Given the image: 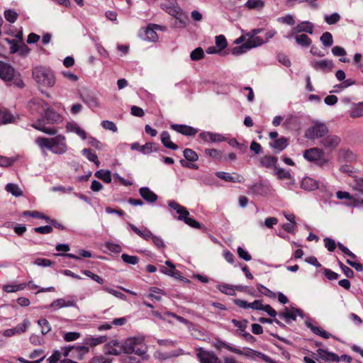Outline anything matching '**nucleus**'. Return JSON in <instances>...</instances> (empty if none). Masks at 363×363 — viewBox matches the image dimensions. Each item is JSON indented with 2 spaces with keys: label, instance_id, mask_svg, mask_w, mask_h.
<instances>
[{
  "label": "nucleus",
  "instance_id": "6ab92c4d",
  "mask_svg": "<svg viewBox=\"0 0 363 363\" xmlns=\"http://www.w3.org/2000/svg\"><path fill=\"white\" fill-rule=\"evenodd\" d=\"M171 128L176 132L186 136H193L198 133V130L191 126L182 124H172Z\"/></svg>",
  "mask_w": 363,
  "mask_h": 363
},
{
  "label": "nucleus",
  "instance_id": "39448f33",
  "mask_svg": "<svg viewBox=\"0 0 363 363\" xmlns=\"http://www.w3.org/2000/svg\"><path fill=\"white\" fill-rule=\"evenodd\" d=\"M168 206L176 211V212L179 214L177 218L178 220L184 221L188 225L196 228L200 229L201 228V224L194 219L189 218V212L187 209L180 205L179 203L175 201H170L168 203Z\"/></svg>",
  "mask_w": 363,
  "mask_h": 363
},
{
  "label": "nucleus",
  "instance_id": "4be33fe9",
  "mask_svg": "<svg viewBox=\"0 0 363 363\" xmlns=\"http://www.w3.org/2000/svg\"><path fill=\"white\" fill-rule=\"evenodd\" d=\"M196 355L201 363H213V360H217V356L213 352H209L202 348L198 349Z\"/></svg>",
  "mask_w": 363,
  "mask_h": 363
},
{
  "label": "nucleus",
  "instance_id": "69168bd1",
  "mask_svg": "<svg viewBox=\"0 0 363 363\" xmlns=\"http://www.w3.org/2000/svg\"><path fill=\"white\" fill-rule=\"evenodd\" d=\"M231 322L233 323V324L237 327L238 328H239V330H240V333H242L245 331V329L247 328V320H244L243 321H240V320H238L236 319H233L231 320Z\"/></svg>",
  "mask_w": 363,
  "mask_h": 363
},
{
  "label": "nucleus",
  "instance_id": "9b49d317",
  "mask_svg": "<svg viewBox=\"0 0 363 363\" xmlns=\"http://www.w3.org/2000/svg\"><path fill=\"white\" fill-rule=\"evenodd\" d=\"M30 322L28 319H24L23 321L12 328L6 329L4 331L3 335L5 337H11L16 335L24 333L29 328Z\"/></svg>",
  "mask_w": 363,
  "mask_h": 363
},
{
  "label": "nucleus",
  "instance_id": "58836bf2",
  "mask_svg": "<svg viewBox=\"0 0 363 363\" xmlns=\"http://www.w3.org/2000/svg\"><path fill=\"white\" fill-rule=\"evenodd\" d=\"M160 145L155 143H147L141 146L140 152L143 154H149L159 150Z\"/></svg>",
  "mask_w": 363,
  "mask_h": 363
},
{
  "label": "nucleus",
  "instance_id": "2f4dec72",
  "mask_svg": "<svg viewBox=\"0 0 363 363\" xmlns=\"http://www.w3.org/2000/svg\"><path fill=\"white\" fill-rule=\"evenodd\" d=\"M57 256H63L66 257H69L71 259L79 260L82 257H91V252L86 250H78V255L71 254V253H61V254H56Z\"/></svg>",
  "mask_w": 363,
  "mask_h": 363
},
{
  "label": "nucleus",
  "instance_id": "b1692460",
  "mask_svg": "<svg viewBox=\"0 0 363 363\" xmlns=\"http://www.w3.org/2000/svg\"><path fill=\"white\" fill-rule=\"evenodd\" d=\"M139 194L145 201L150 203H153L158 199L157 195L148 187L140 188Z\"/></svg>",
  "mask_w": 363,
  "mask_h": 363
},
{
  "label": "nucleus",
  "instance_id": "f03ea898",
  "mask_svg": "<svg viewBox=\"0 0 363 363\" xmlns=\"http://www.w3.org/2000/svg\"><path fill=\"white\" fill-rule=\"evenodd\" d=\"M35 143L40 147H46L57 155L64 154L67 150L66 139L62 135H57L51 138L38 137L36 138Z\"/></svg>",
  "mask_w": 363,
  "mask_h": 363
},
{
  "label": "nucleus",
  "instance_id": "f3484780",
  "mask_svg": "<svg viewBox=\"0 0 363 363\" xmlns=\"http://www.w3.org/2000/svg\"><path fill=\"white\" fill-rule=\"evenodd\" d=\"M216 176L225 182L242 183L244 182V177L237 173H227L225 172H217Z\"/></svg>",
  "mask_w": 363,
  "mask_h": 363
},
{
  "label": "nucleus",
  "instance_id": "f8f14e48",
  "mask_svg": "<svg viewBox=\"0 0 363 363\" xmlns=\"http://www.w3.org/2000/svg\"><path fill=\"white\" fill-rule=\"evenodd\" d=\"M249 190L255 195L265 196L271 191V186L269 184L260 181L249 186Z\"/></svg>",
  "mask_w": 363,
  "mask_h": 363
},
{
  "label": "nucleus",
  "instance_id": "0eeeda50",
  "mask_svg": "<svg viewBox=\"0 0 363 363\" xmlns=\"http://www.w3.org/2000/svg\"><path fill=\"white\" fill-rule=\"evenodd\" d=\"M324 151L318 147H312L306 150L303 152V157L310 162H315L317 164L323 166L328 163V160L324 158Z\"/></svg>",
  "mask_w": 363,
  "mask_h": 363
},
{
  "label": "nucleus",
  "instance_id": "338daca9",
  "mask_svg": "<svg viewBox=\"0 0 363 363\" xmlns=\"http://www.w3.org/2000/svg\"><path fill=\"white\" fill-rule=\"evenodd\" d=\"M338 264H339L340 267L343 271L345 275L347 278H352L354 277V273L352 271V269H351L350 267L345 265L341 261H339Z\"/></svg>",
  "mask_w": 363,
  "mask_h": 363
},
{
  "label": "nucleus",
  "instance_id": "c03bdc74",
  "mask_svg": "<svg viewBox=\"0 0 363 363\" xmlns=\"http://www.w3.org/2000/svg\"><path fill=\"white\" fill-rule=\"evenodd\" d=\"M350 116L353 118L363 116V102L359 103L354 106L350 111Z\"/></svg>",
  "mask_w": 363,
  "mask_h": 363
},
{
  "label": "nucleus",
  "instance_id": "a211bd4d",
  "mask_svg": "<svg viewBox=\"0 0 363 363\" xmlns=\"http://www.w3.org/2000/svg\"><path fill=\"white\" fill-rule=\"evenodd\" d=\"M89 352V347L84 345H72L71 352V358L77 361H81L84 359L85 354Z\"/></svg>",
  "mask_w": 363,
  "mask_h": 363
},
{
  "label": "nucleus",
  "instance_id": "2eb2a0df",
  "mask_svg": "<svg viewBox=\"0 0 363 363\" xmlns=\"http://www.w3.org/2000/svg\"><path fill=\"white\" fill-rule=\"evenodd\" d=\"M313 30H314V26L311 22L303 21L293 28L291 33L288 36V38H290L295 34H298V33H300L302 32H306L309 34H313Z\"/></svg>",
  "mask_w": 363,
  "mask_h": 363
},
{
  "label": "nucleus",
  "instance_id": "0e129e2a",
  "mask_svg": "<svg viewBox=\"0 0 363 363\" xmlns=\"http://www.w3.org/2000/svg\"><path fill=\"white\" fill-rule=\"evenodd\" d=\"M80 337V333L77 332H68L63 335V338L67 342L74 341Z\"/></svg>",
  "mask_w": 363,
  "mask_h": 363
},
{
  "label": "nucleus",
  "instance_id": "5fc2aeb1",
  "mask_svg": "<svg viewBox=\"0 0 363 363\" xmlns=\"http://www.w3.org/2000/svg\"><path fill=\"white\" fill-rule=\"evenodd\" d=\"M216 45L219 48L218 50L220 51L225 49L228 45V43H227L225 37L223 35L216 36Z\"/></svg>",
  "mask_w": 363,
  "mask_h": 363
},
{
  "label": "nucleus",
  "instance_id": "c756f323",
  "mask_svg": "<svg viewBox=\"0 0 363 363\" xmlns=\"http://www.w3.org/2000/svg\"><path fill=\"white\" fill-rule=\"evenodd\" d=\"M288 145V140L281 137L269 143V146L276 150L277 152H279L284 150Z\"/></svg>",
  "mask_w": 363,
  "mask_h": 363
},
{
  "label": "nucleus",
  "instance_id": "dca6fc26",
  "mask_svg": "<svg viewBox=\"0 0 363 363\" xmlns=\"http://www.w3.org/2000/svg\"><path fill=\"white\" fill-rule=\"evenodd\" d=\"M340 138L335 135H329L323 138L320 144L326 149L334 150L340 143Z\"/></svg>",
  "mask_w": 363,
  "mask_h": 363
},
{
  "label": "nucleus",
  "instance_id": "20e7f679",
  "mask_svg": "<svg viewBox=\"0 0 363 363\" xmlns=\"http://www.w3.org/2000/svg\"><path fill=\"white\" fill-rule=\"evenodd\" d=\"M122 349L125 354L143 356L146 352L144 338L142 337H128L123 344Z\"/></svg>",
  "mask_w": 363,
  "mask_h": 363
},
{
  "label": "nucleus",
  "instance_id": "bf43d9fd",
  "mask_svg": "<svg viewBox=\"0 0 363 363\" xmlns=\"http://www.w3.org/2000/svg\"><path fill=\"white\" fill-rule=\"evenodd\" d=\"M111 362L112 359L110 357L99 355L94 357L90 361V363H111Z\"/></svg>",
  "mask_w": 363,
  "mask_h": 363
},
{
  "label": "nucleus",
  "instance_id": "13d9d810",
  "mask_svg": "<svg viewBox=\"0 0 363 363\" xmlns=\"http://www.w3.org/2000/svg\"><path fill=\"white\" fill-rule=\"evenodd\" d=\"M103 290L105 291L106 292L108 293V294H111L112 295H113L114 296L121 299V300H125L126 299V296L125 294H123V293L118 291H116L115 289H111L106 286H104L103 287Z\"/></svg>",
  "mask_w": 363,
  "mask_h": 363
},
{
  "label": "nucleus",
  "instance_id": "8fccbe9b",
  "mask_svg": "<svg viewBox=\"0 0 363 363\" xmlns=\"http://www.w3.org/2000/svg\"><path fill=\"white\" fill-rule=\"evenodd\" d=\"M191 60L193 61H198L204 57V52L200 47L194 49L190 54Z\"/></svg>",
  "mask_w": 363,
  "mask_h": 363
},
{
  "label": "nucleus",
  "instance_id": "393cba45",
  "mask_svg": "<svg viewBox=\"0 0 363 363\" xmlns=\"http://www.w3.org/2000/svg\"><path fill=\"white\" fill-rule=\"evenodd\" d=\"M317 354L318 357L325 362H338L340 361V358L337 354L334 352L327 351L324 349H318Z\"/></svg>",
  "mask_w": 363,
  "mask_h": 363
},
{
  "label": "nucleus",
  "instance_id": "4d7b16f0",
  "mask_svg": "<svg viewBox=\"0 0 363 363\" xmlns=\"http://www.w3.org/2000/svg\"><path fill=\"white\" fill-rule=\"evenodd\" d=\"M250 48H248L246 43H243L242 45L240 46L235 47L232 49V54L234 55H239L242 53L246 52L247 50H249Z\"/></svg>",
  "mask_w": 363,
  "mask_h": 363
},
{
  "label": "nucleus",
  "instance_id": "ddd939ff",
  "mask_svg": "<svg viewBox=\"0 0 363 363\" xmlns=\"http://www.w3.org/2000/svg\"><path fill=\"white\" fill-rule=\"evenodd\" d=\"M278 315L281 319H285L286 323H289L290 320H296L297 315L303 317V311L299 308H292L290 311L288 308H285L284 311L279 312Z\"/></svg>",
  "mask_w": 363,
  "mask_h": 363
},
{
  "label": "nucleus",
  "instance_id": "79ce46f5",
  "mask_svg": "<svg viewBox=\"0 0 363 363\" xmlns=\"http://www.w3.org/2000/svg\"><path fill=\"white\" fill-rule=\"evenodd\" d=\"M320 40L326 48H330L333 45V38L330 32L323 33L320 38Z\"/></svg>",
  "mask_w": 363,
  "mask_h": 363
},
{
  "label": "nucleus",
  "instance_id": "c85d7f7f",
  "mask_svg": "<svg viewBox=\"0 0 363 363\" xmlns=\"http://www.w3.org/2000/svg\"><path fill=\"white\" fill-rule=\"evenodd\" d=\"M306 325L308 328L314 334L320 336L325 339H328L330 337H334L330 333L327 332L326 330L322 329L320 327L315 326L313 325L311 322L306 321Z\"/></svg>",
  "mask_w": 363,
  "mask_h": 363
},
{
  "label": "nucleus",
  "instance_id": "37998d69",
  "mask_svg": "<svg viewBox=\"0 0 363 363\" xmlns=\"http://www.w3.org/2000/svg\"><path fill=\"white\" fill-rule=\"evenodd\" d=\"M143 39L150 41H155L157 38V34L150 26H147L144 30Z\"/></svg>",
  "mask_w": 363,
  "mask_h": 363
},
{
  "label": "nucleus",
  "instance_id": "603ef678",
  "mask_svg": "<svg viewBox=\"0 0 363 363\" xmlns=\"http://www.w3.org/2000/svg\"><path fill=\"white\" fill-rule=\"evenodd\" d=\"M18 16V13L11 9L6 10L4 11V17L6 20L11 23H13L17 20Z\"/></svg>",
  "mask_w": 363,
  "mask_h": 363
},
{
  "label": "nucleus",
  "instance_id": "412c9836",
  "mask_svg": "<svg viewBox=\"0 0 363 363\" xmlns=\"http://www.w3.org/2000/svg\"><path fill=\"white\" fill-rule=\"evenodd\" d=\"M262 30V29H254L252 30V35H250L248 40L245 42L248 48L251 49L262 45L264 43V40L261 37L256 36V35L259 33Z\"/></svg>",
  "mask_w": 363,
  "mask_h": 363
},
{
  "label": "nucleus",
  "instance_id": "9d476101",
  "mask_svg": "<svg viewBox=\"0 0 363 363\" xmlns=\"http://www.w3.org/2000/svg\"><path fill=\"white\" fill-rule=\"evenodd\" d=\"M15 69L9 63L0 60V78L5 82H11L14 79Z\"/></svg>",
  "mask_w": 363,
  "mask_h": 363
},
{
  "label": "nucleus",
  "instance_id": "4c0bfd02",
  "mask_svg": "<svg viewBox=\"0 0 363 363\" xmlns=\"http://www.w3.org/2000/svg\"><path fill=\"white\" fill-rule=\"evenodd\" d=\"M94 176L105 183L108 184L111 182V174L109 170H98L95 172Z\"/></svg>",
  "mask_w": 363,
  "mask_h": 363
},
{
  "label": "nucleus",
  "instance_id": "de8ad7c7",
  "mask_svg": "<svg viewBox=\"0 0 363 363\" xmlns=\"http://www.w3.org/2000/svg\"><path fill=\"white\" fill-rule=\"evenodd\" d=\"M6 189L7 191H9L15 196H20L23 194V191L21 190V189L18 187L17 184L11 183L8 184L6 186Z\"/></svg>",
  "mask_w": 363,
  "mask_h": 363
},
{
  "label": "nucleus",
  "instance_id": "f257e3e1",
  "mask_svg": "<svg viewBox=\"0 0 363 363\" xmlns=\"http://www.w3.org/2000/svg\"><path fill=\"white\" fill-rule=\"evenodd\" d=\"M31 110H35L41 114L31 126L49 135H55L57 133L55 127H46V124H55L61 121L62 117L55 109L49 106L48 104L42 99H35L29 102Z\"/></svg>",
  "mask_w": 363,
  "mask_h": 363
},
{
  "label": "nucleus",
  "instance_id": "c9c22d12",
  "mask_svg": "<svg viewBox=\"0 0 363 363\" xmlns=\"http://www.w3.org/2000/svg\"><path fill=\"white\" fill-rule=\"evenodd\" d=\"M295 41L298 45L306 48L309 47L312 43L311 39L306 34L303 33L300 35L296 34Z\"/></svg>",
  "mask_w": 363,
  "mask_h": 363
},
{
  "label": "nucleus",
  "instance_id": "864d4df0",
  "mask_svg": "<svg viewBox=\"0 0 363 363\" xmlns=\"http://www.w3.org/2000/svg\"><path fill=\"white\" fill-rule=\"evenodd\" d=\"M121 259L125 263L133 265L138 264L139 262V258L137 256L129 255L127 254H123L121 255Z\"/></svg>",
  "mask_w": 363,
  "mask_h": 363
},
{
  "label": "nucleus",
  "instance_id": "052dcab7",
  "mask_svg": "<svg viewBox=\"0 0 363 363\" xmlns=\"http://www.w3.org/2000/svg\"><path fill=\"white\" fill-rule=\"evenodd\" d=\"M5 40L8 44L11 45L10 52L11 54H14L19 51L21 45H18L14 39L6 38Z\"/></svg>",
  "mask_w": 363,
  "mask_h": 363
},
{
  "label": "nucleus",
  "instance_id": "473e14b6",
  "mask_svg": "<svg viewBox=\"0 0 363 363\" xmlns=\"http://www.w3.org/2000/svg\"><path fill=\"white\" fill-rule=\"evenodd\" d=\"M76 302L74 301H66L64 298H57L54 300L48 308H61L63 307L74 306Z\"/></svg>",
  "mask_w": 363,
  "mask_h": 363
},
{
  "label": "nucleus",
  "instance_id": "5701e85b",
  "mask_svg": "<svg viewBox=\"0 0 363 363\" xmlns=\"http://www.w3.org/2000/svg\"><path fill=\"white\" fill-rule=\"evenodd\" d=\"M199 138L205 142H223L227 141V138L218 133H213L208 132L201 133Z\"/></svg>",
  "mask_w": 363,
  "mask_h": 363
},
{
  "label": "nucleus",
  "instance_id": "4468645a",
  "mask_svg": "<svg viewBox=\"0 0 363 363\" xmlns=\"http://www.w3.org/2000/svg\"><path fill=\"white\" fill-rule=\"evenodd\" d=\"M311 67L317 70L323 72H330L334 68V63L330 60H313L311 62Z\"/></svg>",
  "mask_w": 363,
  "mask_h": 363
},
{
  "label": "nucleus",
  "instance_id": "09e8293b",
  "mask_svg": "<svg viewBox=\"0 0 363 363\" xmlns=\"http://www.w3.org/2000/svg\"><path fill=\"white\" fill-rule=\"evenodd\" d=\"M336 196L339 199H347L352 201L354 204H357L359 202L358 199H355L354 196L350 195L349 192L347 191H338L336 193Z\"/></svg>",
  "mask_w": 363,
  "mask_h": 363
},
{
  "label": "nucleus",
  "instance_id": "6e6d98bb",
  "mask_svg": "<svg viewBox=\"0 0 363 363\" xmlns=\"http://www.w3.org/2000/svg\"><path fill=\"white\" fill-rule=\"evenodd\" d=\"M340 20V16L337 13H333L331 15L325 16V21L329 25L337 23Z\"/></svg>",
  "mask_w": 363,
  "mask_h": 363
},
{
  "label": "nucleus",
  "instance_id": "6e6552de",
  "mask_svg": "<svg viewBox=\"0 0 363 363\" xmlns=\"http://www.w3.org/2000/svg\"><path fill=\"white\" fill-rule=\"evenodd\" d=\"M183 155L185 160H180V164L182 167L193 169H199L197 164L191 163L199 160V155L194 150L190 148H186L183 151Z\"/></svg>",
  "mask_w": 363,
  "mask_h": 363
},
{
  "label": "nucleus",
  "instance_id": "a878e982",
  "mask_svg": "<svg viewBox=\"0 0 363 363\" xmlns=\"http://www.w3.org/2000/svg\"><path fill=\"white\" fill-rule=\"evenodd\" d=\"M128 226L135 234L147 241L150 240L153 235L152 232L145 227H143V229H139L132 223H129Z\"/></svg>",
  "mask_w": 363,
  "mask_h": 363
},
{
  "label": "nucleus",
  "instance_id": "e2e57ef3",
  "mask_svg": "<svg viewBox=\"0 0 363 363\" xmlns=\"http://www.w3.org/2000/svg\"><path fill=\"white\" fill-rule=\"evenodd\" d=\"M325 247L328 249L330 252H333L336 248V243L335 240L330 238H325L323 240Z\"/></svg>",
  "mask_w": 363,
  "mask_h": 363
},
{
  "label": "nucleus",
  "instance_id": "aec40b11",
  "mask_svg": "<svg viewBox=\"0 0 363 363\" xmlns=\"http://www.w3.org/2000/svg\"><path fill=\"white\" fill-rule=\"evenodd\" d=\"M80 98L82 101L86 104L90 108L91 107H99L100 103L96 95L94 92L87 91L80 94Z\"/></svg>",
  "mask_w": 363,
  "mask_h": 363
},
{
  "label": "nucleus",
  "instance_id": "7ed1b4c3",
  "mask_svg": "<svg viewBox=\"0 0 363 363\" xmlns=\"http://www.w3.org/2000/svg\"><path fill=\"white\" fill-rule=\"evenodd\" d=\"M33 77L35 82L42 86L51 87L55 84L54 72L44 67H37L33 70Z\"/></svg>",
  "mask_w": 363,
  "mask_h": 363
},
{
  "label": "nucleus",
  "instance_id": "3c124183",
  "mask_svg": "<svg viewBox=\"0 0 363 363\" xmlns=\"http://www.w3.org/2000/svg\"><path fill=\"white\" fill-rule=\"evenodd\" d=\"M217 289L222 293L227 295L233 296L235 294L234 289L228 284H219L218 285Z\"/></svg>",
  "mask_w": 363,
  "mask_h": 363
},
{
  "label": "nucleus",
  "instance_id": "cd10ccee",
  "mask_svg": "<svg viewBox=\"0 0 363 363\" xmlns=\"http://www.w3.org/2000/svg\"><path fill=\"white\" fill-rule=\"evenodd\" d=\"M160 139L162 145L168 149L176 150L179 148L178 145L171 140L170 135L167 131H162L160 135Z\"/></svg>",
  "mask_w": 363,
  "mask_h": 363
},
{
  "label": "nucleus",
  "instance_id": "7c9ffc66",
  "mask_svg": "<svg viewBox=\"0 0 363 363\" xmlns=\"http://www.w3.org/2000/svg\"><path fill=\"white\" fill-rule=\"evenodd\" d=\"M15 121V117L6 108H0V125L11 123Z\"/></svg>",
  "mask_w": 363,
  "mask_h": 363
},
{
  "label": "nucleus",
  "instance_id": "e433bc0d",
  "mask_svg": "<svg viewBox=\"0 0 363 363\" xmlns=\"http://www.w3.org/2000/svg\"><path fill=\"white\" fill-rule=\"evenodd\" d=\"M277 158L274 156L266 155L261 159L260 165L267 168L275 167L277 163Z\"/></svg>",
  "mask_w": 363,
  "mask_h": 363
},
{
  "label": "nucleus",
  "instance_id": "72a5a7b5",
  "mask_svg": "<svg viewBox=\"0 0 363 363\" xmlns=\"http://www.w3.org/2000/svg\"><path fill=\"white\" fill-rule=\"evenodd\" d=\"M356 159L355 155L350 150L342 149L339 152V160L341 162H352Z\"/></svg>",
  "mask_w": 363,
  "mask_h": 363
},
{
  "label": "nucleus",
  "instance_id": "423d86ee",
  "mask_svg": "<svg viewBox=\"0 0 363 363\" xmlns=\"http://www.w3.org/2000/svg\"><path fill=\"white\" fill-rule=\"evenodd\" d=\"M329 132L328 127L323 123L316 122L305 132L306 138L314 140L322 138Z\"/></svg>",
  "mask_w": 363,
  "mask_h": 363
},
{
  "label": "nucleus",
  "instance_id": "680f3d73",
  "mask_svg": "<svg viewBox=\"0 0 363 363\" xmlns=\"http://www.w3.org/2000/svg\"><path fill=\"white\" fill-rule=\"evenodd\" d=\"M34 232L40 234H49L53 231L52 227L51 225H45L35 227L33 228Z\"/></svg>",
  "mask_w": 363,
  "mask_h": 363
},
{
  "label": "nucleus",
  "instance_id": "a18cd8bd",
  "mask_svg": "<svg viewBox=\"0 0 363 363\" xmlns=\"http://www.w3.org/2000/svg\"><path fill=\"white\" fill-rule=\"evenodd\" d=\"M245 6L249 9H262L264 6V3L262 0H248Z\"/></svg>",
  "mask_w": 363,
  "mask_h": 363
},
{
  "label": "nucleus",
  "instance_id": "49530a36",
  "mask_svg": "<svg viewBox=\"0 0 363 363\" xmlns=\"http://www.w3.org/2000/svg\"><path fill=\"white\" fill-rule=\"evenodd\" d=\"M38 324L41 328L42 335H46L51 330V325L45 318L38 320Z\"/></svg>",
  "mask_w": 363,
  "mask_h": 363
},
{
  "label": "nucleus",
  "instance_id": "f704fd0d",
  "mask_svg": "<svg viewBox=\"0 0 363 363\" xmlns=\"http://www.w3.org/2000/svg\"><path fill=\"white\" fill-rule=\"evenodd\" d=\"M301 187L307 191H313L318 188V184L313 179L306 177L301 182Z\"/></svg>",
  "mask_w": 363,
  "mask_h": 363
},
{
  "label": "nucleus",
  "instance_id": "1a4fd4ad",
  "mask_svg": "<svg viewBox=\"0 0 363 363\" xmlns=\"http://www.w3.org/2000/svg\"><path fill=\"white\" fill-rule=\"evenodd\" d=\"M161 8L169 15L179 19L182 16V11L178 6L176 0H164L161 4Z\"/></svg>",
  "mask_w": 363,
  "mask_h": 363
},
{
  "label": "nucleus",
  "instance_id": "a19ab883",
  "mask_svg": "<svg viewBox=\"0 0 363 363\" xmlns=\"http://www.w3.org/2000/svg\"><path fill=\"white\" fill-rule=\"evenodd\" d=\"M82 155L85 156L89 161L94 162L96 167H99L100 162L98 160V157L96 154L91 151V149L84 148L82 150Z\"/></svg>",
  "mask_w": 363,
  "mask_h": 363
},
{
  "label": "nucleus",
  "instance_id": "bb28decb",
  "mask_svg": "<svg viewBox=\"0 0 363 363\" xmlns=\"http://www.w3.org/2000/svg\"><path fill=\"white\" fill-rule=\"evenodd\" d=\"M242 353H243L242 354L243 355H245L249 357H252V358H254L255 357H259L260 359H262L263 361H264L267 363H277L274 360H273L269 356H267L260 352L250 349V348H247L246 352H242Z\"/></svg>",
  "mask_w": 363,
  "mask_h": 363
},
{
  "label": "nucleus",
  "instance_id": "ea45409f",
  "mask_svg": "<svg viewBox=\"0 0 363 363\" xmlns=\"http://www.w3.org/2000/svg\"><path fill=\"white\" fill-rule=\"evenodd\" d=\"M216 347L218 349H220V348L227 349L228 350H229L232 352H234L235 354H238L242 355V354H243L242 351L241 350L233 347L230 346V345H228V343H226L220 340H218L217 341Z\"/></svg>",
  "mask_w": 363,
  "mask_h": 363
},
{
  "label": "nucleus",
  "instance_id": "774afa93",
  "mask_svg": "<svg viewBox=\"0 0 363 363\" xmlns=\"http://www.w3.org/2000/svg\"><path fill=\"white\" fill-rule=\"evenodd\" d=\"M237 252H238V256L241 259H244L245 261H250V260H251V259H252L251 255L245 250H244L242 247H238Z\"/></svg>",
  "mask_w": 363,
  "mask_h": 363
}]
</instances>
